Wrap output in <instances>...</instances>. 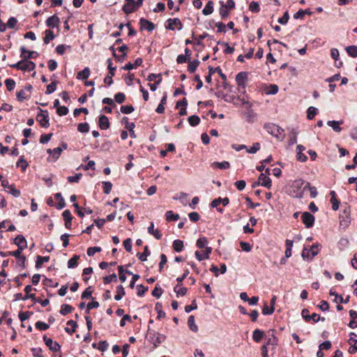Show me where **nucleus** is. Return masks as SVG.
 <instances>
[{
    "label": "nucleus",
    "mask_w": 357,
    "mask_h": 357,
    "mask_svg": "<svg viewBox=\"0 0 357 357\" xmlns=\"http://www.w3.org/2000/svg\"><path fill=\"white\" fill-rule=\"evenodd\" d=\"M56 85H57L56 81L52 82L50 84H48L47 86V90L45 91V93L50 94V93L54 92L56 89Z\"/></svg>",
    "instance_id": "obj_54"
},
{
    "label": "nucleus",
    "mask_w": 357,
    "mask_h": 357,
    "mask_svg": "<svg viewBox=\"0 0 357 357\" xmlns=\"http://www.w3.org/2000/svg\"><path fill=\"white\" fill-rule=\"evenodd\" d=\"M302 222L306 228H311L314 224V216L309 212H303L301 215Z\"/></svg>",
    "instance_id": "obj_7"
},
{
    "label": "nucleus",
    "mask_w": 357,
    "mask_h": 357,
    "mask_svg": "<svg viewBox=\"0 0 357 357\" xmlns=\"http://www.w3.org/2000/svg\"><path fill=\"white\" fill-rule=\"evenodd\" d=\"M62 216L65 220V227L67 229H70L71 227V221L73 220V216L69 210H66L63 212Z\"/></svg>",
    "instance_id": "obj_17"
},
{
    "label": "nucleus",
    "mask_w": 357,
    "mask_h": 357,
    "mask_svg": "<svg viewBox=\"0 0 357 357\" xmlns=\"http://www.w3.org/2000/svg\"><path fill=\"white\" fill-rule=\"evenodd\" d=\"M135 4L128 3L123 5L122 10L126 14H130L135 10Z\"/></svg>",
    "instance_id": "obj_36"
},
{
    "label": "nucleus",
    "mask_w": 357,
    "mask_h": 357,
    "mask_svg": "<svg viewBox=\"0 0 357 357\" xmlns=\"http://www.w3.org/2000/svg\"><path fill=\"white\" fill-rule=\"evenodd\" d=\"M229 14V11L227 8V6H225V3L222 2V5L220 8V15L222 19L226 18Z\"/></svg>",
    "instance_id": "obj_52"
},
{
    "label": "nucleus",
    "mask_w": 357,
    "mask_h": 357,
    "mask_svg": "<svg viewBox=\"0 0 357 357\" xmlns=\"http://www.w3.org/2000/svg\"><path fill=\"white\" fill-rule=\"evenodd\" d=\"M181 284H177L174 288V290L176 292L177 297H178L179 296H185L186 294V293H187V291H188L186 287H180V288H178V287Z\"/></svg>",
    "instance_id": "obj_46"
},
{
    "label": "nucleus",
    "mask_w": 357,
    "mask_h": 357,
    "mask_svg": "<svg viewBox=\"0 0 357 357\" xmlns=\"http://www.w3.org/2000/svg\"><path fill=\"white\" fill-rule=\"evenodd\" d=\"M264 335V333L262 331L259 329H255L253 331L252 338L256 342H259L263 338Z\"/></svg>",
    "instance_id": "obj_31"
},
{
    "label": "nucleus",
    "mask_w": 357,
    "mask_h": 357,
    "mask_svg": "<svg viewBox=\"0 0 357 357\" xmlns=\"http://www.w3.org/2000/svg\"><path fill=\"white\" fill-rule=\"evenodd\" d=\"M343 123L342 121H328L327 125L333 128L335 132H340L342 130V128L340 126Z\"/></svg>",
    "instance_id": "obj_23"
},
{
    "label": "nucleus",
    "mask_w": 357,
    "mask_h": 357,
    "mask_svg": "<svg viewBox=\"0 0 357 357\" xmlns=\"http://www.w3.org/2000/svg\"><path fill=\"white\" fill-rule=\"evenodd\" d=\"M213 12V2L212 1H208L205 8L202 10V13L204 15H208Z\"/></svg>",
    "instance_id": "obj_30"
},
{
    "label": "nucleus",
    "mask_w": 357,
    "mask_h": 357,
    "mask_svg": "<svg viewBox=\"0 0 357 357\" xmlns=\"http://www.w3.org/2000/svg\"><path fill=\"white\" fill-rule=\"evenodd\" d=\"M143 61H142V59L141 58H137L134 63H127L126 65H125L124 66L122 67V69L123 70H132L135 68H137V66H141L142 63Z\"/></svg>",
    "instance_id": "obj_19"
},
{
    "label": "nucleus",
    "mask_w": 357,
    "mask_h": 357,
    "mask_svg": "<svg viewBox=\"0 0 357 357\" xmlns=\"http://www.w3.org/2000/svg\"><path fill=\"white\" fill-rule=\"evenodd\" d=\"M126 96L123 93L119 92L115 94L114 100L119 104L123 103L125 101Z\"/></svg>",
    "instance_id": "obj_64"
},
{
    "label": "nucleus",
    "mask_w": 357,
    "mask_h": 357,
    "mask_svg": "<svg viewBox=\"0 0 357 357\" xmlns=\"http://www.w3.org/2000/svg\"><path fill=\"white\" fill-rule=\"evenodd\" d=\"M346 51L350 56H351L353 58L357 57V46H356V45L348 46L346 47Z\"/></svg>",
    "instance_id": "obj_38"
},
{
    "label": "nucleus",
    "mask_w": 357,
    "mask_h": 357,
    "mask_svg": "<svg viewBox=\"0 0 357 357\" xmlns=\"http://www.w3.org/2000/svg\"><path fill=\"white\" fill-rule=\"evenodd\" d=\"M229 203V199L227 197L221 198L218 197L213 200L211 203V206L212 208H217L218 205L222 204L224 206L228 205Z\"/></svg>",
    "instance_id": "obj_16"
},
{
    "label": "nucleus",
    "mask_w": 357,
    "mask_h": 357,
    "mask_svg": "<svg viewBox=\"0 0 357 357\" xmlns=\"http://www.w3.org/2000/svg\"><path fill=\"white\" fill-rule=\"evenodd\" d=\"M90 75V69L85 67L82 70L77 73V78L78 79H86Z\"/></svg>",
    "instance_id": "obj_26"
},
{
    "label": "nucleus",
    "mask_w": 357,
    "mask_h": 357,
    "mask_svg": "<svg viewBox=\"0 0 357 357\" xmlns=\"http://www.w3.org/2000/svg\"><path fill=\"white\" fill-rule=\"evenodd\" d=\"M73 310L74 308L71 305L68 304H63L61 307L60 313L62 315H66L68 313H70Z\"/></svg>",
    "instance_id": "obj_40"
},
{
    "label": "nucleus",
    "mask_w": 357,
    "mask_h": 357,
    "mask_svg": "<svg viewBox=\"0 0 357 357\" xmlns=\"http://www.w3.org/2000/svg\"><path fill=\"white\" fill-rule=\"evenodd\" d=\"M28 162L24 160V156H21L19 160L16 163V166L17 167H21L23 171H24L28 167Z\"/></svg>",
    "instance_id": "obj_51"
},
{
    "label": "nucleus",
    "mask_w": 357,
    "mask_h": 357,
    "mask_svg": "<svg viewBox=\"0 0 357 357\" xmlns=\"http://www.w3.org/2000/svg\"><path fill=\"white\" fill-rule=\"evenodd\" d=\"M59 23V18L56 15H54L50 17H48L46 20V25L49 27H54L57 26Z\"/></svg>",
    "instance_id": "obj_21"
},
{
    "label": "nucleus",
    "mask_w": 357,
    "mask_h": 357,
    "mask_svg": "<svg viewBox=\"0 0 357 357\" xmlns=\"http://www.w3.org/2000/svg\"><path fill=\"white\" fill-rule=\"evenodd\" d=\"M155 310L158 312V319L164 318L165 317V312L162 310V304L157 303L155 305Z\"/></svg>",
    "instance_id": "obj_53"
},
{
    "label": "nucleus",
    "mask_w": 357,
    "mask_h": 357,
    "mask_svg": "<svg viewBox=\"0 0 357 357\" xmlns=\"http://www.w3.org/2000/svg\"><path fill=\"white\" fill-rule=\"evenodd\" d=\"M344 216L343 215H341L340 216V226H342L343 227H348V225L350 222L349 215L345 210L344 211Z\"/></svg>",
    "instance_id": "obj_25"
},
{
    "label": "nucleus",
    "mask_w": 357,
    "mask_h": 357,
    "mask_svg": "<svg viewBox=\"0 0 357 357\" xmlns=\"http://www.w3.org/2000/svg\"><path fill=\"white\" fill-rule=\"evenodd\" d=\"M9 66L13 68H16L22 71H32L36 68V64L33 61H26L24 59Z\"/></svg>",
    "instance_id": "obj_1"
},
{
    "label": "nucleus",
    "mask_w": 357,
    "mask_h": 357,
    "mask_svg": "<svg viewBox=\"0 0 357 357\" xmlns=\"http://www.w3.org/2000/svg\"><path fill=\"white\" fill-rule=\"evenodd\" d=\"M20 56L23 59L27 61L28 59H34L38 56V53L35 51H28L24 47H20Z\"/></svg>",
    "instance_id": "obj_11"
},
{
    "label": "nucleus",
    "mask_w": 357,
    "mask_h": 357,
    "mask_svg": "<svg viewBox=\"0 0 357 357\" xmlns=\"http://www.w3.org/2000/svg\"><path fill=\"white\" fill-rule=\"evenodd\" d=\"M318 109L314 107H310L307 110V117L308 119L312 120L314 118L315 115L317 114Z\"/></svg>",
    "instance_id": "obj_43"
},
{
    "label": "nucleus",
    "mask_w": 357,
    "mask_h": 357,
    "mask_svg": "<svg viewBox=\"0 0 357 357\" xmlns=\"http://www.w3.org/2000/svg\"><path fill=\"white\" fill-rule=\"evenodd\" d=\"M188 324L191 331H192L193 332H197L198 327L195 324V317L193 315H190L189 317L188 321Z\"/></svg>",
    "instance_id": "obj_35"
},
{
    "label": "nucleus",
    "mask_w": 357,
    "mask_h": 357,
    "mask_svg": "<svg viewBox=\"0 0 357 357\" xmlns=\"http://www.w3.org/2000/svg\"><path fill=\"white\" fill-rule=\"evenodd\" d=\"M49 260H50L49 256H45V257L38 256L36 261V268L37 269L40 268L43 266V264L44 262H47Z\"/></svg>",
    "instance_id": "obj_33"
},
{
    "label": "nucleus",
    "mask_w": 357,
    "mask_h": 357,
    "mask_svg": "<svg viewBox=\"0 0 357 357\" xmlns=\"http://www.w3.org/2000/svg\"><path fill=\"white\" fill-rule=\"evenodd\" d=\"M148 339L153 344L154 348H156L165 340L166 336L159 333L149 332Z\"/></svg>",
    "instance_id": "obj_4"
},
{
    "label": "nucleus",
    "mask_w": 357,
    "mask_h": 357,
    "mask_svg": "<svg viewBox=\"0 0 357 357\" xmlns=\"http://www.w3.org/2000/svg\"><path fill=\"white\" fill-rule=\"evenodd\" d=\"M148 233L151 235L154 236V237L156 239H160L162 238V234L160 231L158 229H154V224L153 222L150 223V225L149 226L148 229Z\"/></svg>",
    "instance_id": "obj_18"
},
{
    "label": "nucleus",
    "mask_w": 357,
    "mask_h": 357,
    "mask_svg": "<svg viewBox=\"0 0 357 357\" xmlns=\"http://www.w3.org/2000/svg\"><path fill=\"white\" fill-rule=\"evenodd\" d=\"M208 244V240L206 238V237H200L199 238H198V240L197 241V243H196V245L197 246V248H199V249H202V248H205L206 247H207Z\"/></svg>",
    "instance_id": "obj_44"
},
{
    "label": "nucleus",
    "mask_w": 357,
    "mask_h": 357,
    "mask_svg": "<svg viewBox=\"0 0 357 357\" xmlns=\"http://www.w3.org/2000/svg\"><path fill=\"white\" fill-rule=\"evenodd\" d=\"M139 24L142 30L146 29L150 32H151L155 27V24L152 22L144 18H141L139 20Z\"/></svg>",
    "instance_id": "obj_12"
},
{
    "label": "nucleus",
    "mask_w": 357,
    "mask_h": 357,
    "mask_svg": "<svg viewBox=\"0 0 357 357\" xmlns=\"http://www.w3.org/2000/svg\"><path fill=\"white\" fill-rule=\"evenodd\" d=\"M15 244L20 250H24L27 247V243L24 236L20 234L14 240Z\"/></svg>",
    "instance_id": "obj_14"
},
{
    "label": "nucleus",
    "mask_w": 357,
    "mask_h": 357,
    "mask_svg": "<svg viewBox=\"0 0 357 357\" xmlns=\"http://www.w3.org/2000/svg\"><path fill=\"white\" fill-rule=\"evenodd\" d=\"M16 96H17V100L20 102L28 98V97H29V96L26 94V92L24 89H22V90L17 91Z\"/></svg>",
    "instance_id": "obj_58"
},
{
    "label": "nucleus",
    "mask_w": 357,
    "mask_h": 357,
    "mask_svg": "<svg viewBox=\"0 0 357 357\" xmlns=\"http://www.w3.org/2000/svg\"><path fill=\"white\" fill-rule=\"evenodd\" d=\"M67 325L71 326L72 328L68 327L65 328V331L68 334H73L75 331V328L77 327V322L73 320H69L67 321Z\"/></svg>",
    "instance_id": "obj_34"
},
{
    "label": "nucleus",
    "mask_w": 357,
    "mask_h": 357,
    "mask_svg": "<svg viewBox=\"0 0 357 357\" xmlns=\"http://www.w3.org/2000/svg\"><path fill=\"white\" fill-rule=\"evenodd\" d=\"M166 220L167 221L177 220L179 219L178 214H174L172 211H168L165 213Z\"/></svg>",
    "instance_id": "obj_45"
},
{
    "label": "nucleus",
    "mask_w": 357,
    "mask_h": 357,
    "mask_svg": "<svg viewBox=\"0 0 357 357\" xmlns=\"http://www.w3.org/2000/svg\"><path fill=\"white\" fill-rule=\"evenodd\" d=\"M248 75L247 72H240L236 75V82L239 91L241 89L245 91L246 87L245 83L248 80Z\"/></svg>",
    "instance_id": "obj_6"
},
{
    "label": "nucleus",
    "mask_w": 357,
    "mask_h": 357,
    "mask_svg": "<svg viewBox=\"0 0 357 357\" xmlns=\"http://www.w3.org/2000/svg\"><path fill=\"white\" fill-rule=\"evenodd\" d=\"M22 250H20V248H17V250L15 251H10V256H13L15 258L22 259V268L24 269L25 268L26 257L21 255Z\"/></svg>",
    "instance_id": "obj_20"
},
{
    "label": "nucleus",
    "mask_w": 357,
    "mask_h": 357,
    "mask_svg": "<svg viewBox=\"0 0 357 357\" xmlns=\"http://www.w3.org/2000/svg\"><path fill=\"white\" fill-rule=\"evenodd\" d=\"M167 25L166 26V29L169 30H174L175 28L174 25H176L178 30H181L183 29V24L181 21L178 18L169 19L167 20Z\"/></svg>",
    "instance_id": "obj_10"
},
{
    "label": "nucleus",
    "mask_w": 357,
    "mask_h": 357,
    "mask_svg": "<svg viewBox=\"0 0 357 357\" xmlns=\"http://www.w3.org/2000/svg\"><path fill=\"white\" fill-rule=\"evenodd\" d=\"M47 152L50 155H52V157L54 158V160H56L59 158L62 152V149L61 147H56L54 149H48Z\"/></svg>",
    "instance_id": "obj_29"
},
{
    "label": "nucleus",
    "mask_w": 357,
    "mask_h": 357,
    "mask_svg": "<svg viewBox=\"0 0 357 357\" xmlns=\"http://www.w3.org/2000/svg\"><path fill=\"white\" fill-rule=\"evenodd\" d=\"M188 63V70L190 73H194L199 64V61L198 60H194L192 61L189 60V61Z\"/></svg>",
    "instance_id": "obj_37"
},
{
    "label": "nucleus",
    "mask_w": 357,
    "mask_h": 357,
    "mask_svg": "<svg viewBox=\"0 0 357 357\" xmlns=\"http://www.w3.org/2000/svg\"><path fill=\"white\" fill-rule=\"evenodd\" d=\"M116 293L117 294L115 295L114 299L116 301H120L122 298L123 296H124L126 294L124 288L122 285H119L116 287Z\"/></svg>",
    "instance_id": "obj_39"
},
{
    "label": "nucleus",
    "mask_w": 357,
    "mask_h": 357,
    "mask_svg": "<svg viewBox=\"0 0 357 357\" xmlns=\"http://www.w3.org/2000/svg\"><path fill=\"white\" fill-rule=\"evenodd\" d=\"M55 38V35L53 31L47 29L45 31V36L43 38V41L45 44H48L50 40H52Z\"/></svg>",
    "instance_id": "obj_41"
},
{
    "label": "nucleus",
    "mask_w": 357,
    "mask_h": 357,
    "mask_svg": "<svg viewBox=\"0 0 357 357\" xmlns=\"http://www.w3.org/2000/svg\"><path fill=\"white\" fill-rule=\"evenodd\" d=\"M264 128L269 134L278 139H282L284 136V130L274 123L265 124Z\"/></svg>",
    "instance_id": "obj_2"
},
{
    "label": "nucleus",
    "mask_w": 357,
    "mask_h": 357,
    "mask_svg": "<svg viewBox=\"0 0 357 357\" xmlns=\"http://www.w3.org/2000/svg\"><path fill=\"white\" fill-rule=\"evenodd\" d=\"M43 338L47 347L52 351L56 352L61 349L60 344L56 342H54L52 338L48 337L46 335H43Z\"/></svg>",
    "instance_id": "obj_8"
},
{
    "label": "nucleus",
    "mask_w": 357,
    "mask_h": 357,
    "mask_svg": "<svg viewBox=\"0 0 357 357\" xmlns=\"http://www.w3.org/2000/svg\"><path fill=\"white\" fill-rule=\"evenodd\" d=\"M357 335L351 332L349 333V339L348 340L351 347L349 349V352L351 354H354L357 352Z\"/></svg>",
    "instance_id": "obj_9"
},
{
    "label": "nucleus",
    "mask_w": 357,
    "mask_h": 357,
    "mask_svg": "<svg viewBox=\"0 0 357 357\" xmlns=\"http://www.w3.org/2000/svg\"><path fill=\"white\" fill-rule=\"evenodd\" d=\"M188 122L191 126H197L200 122V119L197 115H192L188 117Z\"/></svg>",
    "instance_id": "obj_47"
},
{
    "label": "nucleus",
    "mask_w": 357,
    "mask_h": 357,
    "mask_svg": "<svg viewBox=\"0 0 357 357\" xmlns=\"http://www.w3.org/2000/svg\"><path fill=\"white\" fill-rule=\"evenodd\" d=\"M39 109L41 113L36 116V121L43 128H48L50 126L49 113L47 110Z\"/></svg>",
    "instance_id": "obj_5"
},
{
    "label": "nucleus",
    "mask_w": 357,
    "mask_h": 357,
    "mask_svg": "<svg viewBox=\"0 0 357 357\" xmlns=\"http://www.w3.org/2000/svg\"><path fill=\"white\" fill-rule=\"evenodd\" d=\"M98 126L101 130H107L109 128V119L105 115H100L98 120Z\"/></svg>",
    "instance_id": "obj_15"
},
{
    "label": "nucleus",
    "mask_w": 357,
    "mask_h": 357,
    "mask_svg": "<svg viewBox=\"0 0 357 357\" xmlns=\"http://www.w3.org/2000/svg\"><path fill=\"white\" fill-rule=\"evenodd\" d=\"M35 326L36 328L40 331H46L50 328L49 324L40 321H37Z\"/></svg>",
    "instance_id": "obj_60"
},
{
    "label": "nucleus",
    "mask_w": 357,
    "mask_h": 357,
    "mask_svg": "<svg viewBox=\"0 0 357 357\" xmlns=\"http://www.w3.org/2000/svg\"><path fill=\"white\" fill-rule=\"evenodd\" d=\"M320 247V245L317 243L312 245V247L309 249V251H310L311 256L310 259H312L314 257H315L318 252H319V248Z\"/></svg>",
    "instance_id": "obj_57"
},
{
    "label": "nucleus",
    "mask_w": 357,
    "mask_h": 357,
    "mask_svg": "<svg viewBox=\"0 0 357 357\" xmlns=\"http://www.w3.org/2000/svg\"><path fill=\"white\" fill-rule=\"evenodd\" d=\"M249 10L254 13H258L260 11L259 4L257 1H252L249 5Z\"/></svg>",
    "instance_id": "obj_50"
},
{
    "label": "nucleus",
    "mask_w": 357,
    "mask_h": 357,
    "mask_svg": "<svg viewBox=\"0 0 357 357\" xmlns=\"http://www.w3.org/2000/svg\"><path fill=\"white\" fill-rule=\"evenodd\" d=\"M172 246L176 252H180L183 250L184 247L183 241L179 239H176L174 241Z\"/></svg>",
    "instance_id": "obj_32"
},
{
    "label": "nucleus",
    "mask_w": 357,
    "mask_h": 357,
    "mask_svg": "<svg viewBox=\"0 0 357 357\" xmlns=\"http://www.w3.org/2000/svg\"><path fill=\"white\" fill-rule=\"evenodd\" d=\"M31 314H33V312L30 311L20 312L18 317L20 321L23 322L28 319Z\"/></svg>",
    "instance_id": "obj_59"
},
{
    "label": "nucleus",
    "mask_w": 357,
    "mask_h": 357,
    "mask_svg": "<svg viewBox=\"0 0 357 357\" xmlns=\"http://www.w3.org/2000/svg\"><path fill=\"white\" fill-rule=\"evenodd\" d=\"M207 37L210 38L211 39L213 38V37L211 36H210L208 33H207L206 32H204L202 34L199 35L198 37L195 36L194 32L192 34V38L195 40V43L197 45H202L203 43H202V40L203 39L207 38Z\"/></svg>",
    "instance_id": "obj_22"
},
{
    "label": "nucleus",
    "mask_w": 357,
    "mask_h": 357,
    "mask_svg": "<svg viewBox=\"0 0 357 357\" xmlns=\"http://www.w3.org/2000/svg\"><path fill=\"white\" fill-rule=\"evenodd\" d=\"M258 185L269 189L271 187V179L266 174L261 173L258 178Z\"/></svg>",
    "instance_id": "obj_13"
},
{
    "label": "nucleus",
    "mask_w": 357,
    "mask_h": 357,
    "mask_svg": "<svg viewBox=\"0 0 357 357\" xmlns=\"http://www.w3.org/2000/svg\"><path fill=\"white\" fill-rule=\"evenodd\" d=\"M113 280H114L115 282L117 281L116 275L115 273H112L108 276H105L103 278V282L105 284H107Z\"/></svg>",
    "instance_id": "obj_62"
},
{
    "label": "nucleus",
    "mask_w": 357,
    "mask_h": 357,
    "mask_svg": "<svg viewBox=\"0 0 357 357\" xmlns=\"http://www.w3.org/2000/svg\"><path fill=\"white\" fill-rule=\"evenodd\" d=\"M163 291L162 289L158 286V284H156L153 290L152 291V295L154 297L160 298L161 295L162 294Z\"/></svg>",
    "instance_id": "obj_63"
},
{
    "label": "nucleus",
    "mask_w": 357,
    "mask_h": 357,
    "mask_svg": "<svg viewBox=\"0 0 357 357\" xmlns=\"http://www.w3.org/2000/svg\"><path fill=\"white\" fill-rule=\"evenodd\" d=\"M134 107L132 105H123L121 107V112L123 113V114H130L132 113L133 111H134Z\"/></svg>",
    "instance_id": "obj_61"
},
{
    "label": "nucleus",
    "mask_w": 357,
    "mask_h": 357,
    "mask_svg": "<svg viewBox=\"0 0 357 357\" xmlns=\"http://www.w3.org/2000/svg\"><path fill=\"white\" fill-rule=\"evenodd\" d=\"M54 197L59 201L56 206V208L60 210L64 208L66 206V202L64 199L62 197L61 194L60 192H57L54 195Z\"/></svg>",
    "instance_id": "obj_27"
},
{
    "label": "nucleus",
    "mask_w": 357,
    "mask_h": 357,
    "mask_svg": "<svg viewBox=\"0 0 357 357\" xmlns=\"http://www.w3.org/2000/svg\"><path fill=\"white\" fill-rule=\"evenodd\" d=\"M307 187H310V183L302 179L295 180L292 183V188L296 190V197L298 198L303 197V192Z\"/></svg>",
    "instance_id": "obj_3"
},
{
    "label": "nucleus",
    "mask_w": 357,
    "mask_h": 357,
    "mask_svg": "<svg viewBox=\"0 0 357 357\" xmlns=\"http://www.w3.org/2000/svg\"><path fill=\"white\" fill-rule=\"evenodd\" d=\"M151 255V252L149 251V247L147 245H146L144 247V250L143 252H138L137 254V257L142 261H146V258L148 256H149Z\"/></svg>",
    "instance_id": "obj_28"
},
{
    "label": "nucleus",
    "mask_w": 357,
    "mask_h": 357,
    "mask_svg": "<svg viewBox=\"0 0 357 357\" xmlns=\"http://www.w3.org/2000/svg\"><path fill=\"white\" fill-rule=\"evenodd\" d=\"M112 188V183L109 181L102 182V188L104 193L108 195L110 193Z\"/></svg>",
    "instance_id": "obj_56"
},
{
    "label": "nucleus",
    "mask_w": 357,
    "mask_h": 357,
    "mask_svg": "<svg viewBox=\"0 0 357 357\" xmlns=\"http://www.w3.org/2000/svg\"><path fill=\"white\" fill-rule=\"evenodd\" d=\"M5 84L7 88V90L11 91L14 89L15 86V82L14 79L8 78L5 80Z\"/></svg>",
    "instance_id": "obj_55"
},
{
    "label": "nucleus",
    "mask_w": 357,
    "mask_h": 357,
    "mask_svg": "<svg viewBox=\"0 0 357 357\" xmlns=\"http://www.w3.org/2000/svg\"><path fill=\"white\" fill-rule=\"evenodd\" d=\"M79 257L78 255H74L72 258H70L68 261V267L69 268H74L77 266V261Z\"/></svg>",
    "instance_id": "obj_42"
},
{
    "label": "nucleus",
    "mask_w": 357,
    "mask_h": 357,
    "mask_svg": "<svg viewBox=\"0 0 357 357\" xmlns=\"http://www.w3.org/2000/svg\"><path fill=\"white\" fill-rule=\"evenodd\" d=\"M77 130L82 133H87L89 131V125L87 123H81L77 126Z\"/></svg>",
    "instance_id": "obj_49"
},
{
    "label": "nucleus",
    "mask_w": 357,
    "mask_h": 357,
    "mask_svg": "<svg viewBox=\"0 0 357 357\" xmlns=\"http://www.w3.org/2000/svg\"><path fill=\"white\" fill-rule=\"evenodd\" d=\"M274 307L271 306L268 307L267 303H264L263 309H262V314L264 315H271L274 312Z\"/></svg>",
    "instance_id": "obj_48"
},
{
    "label": "nucleus",
    "mask_w": 357,
    "mask_h": 357,
    "mask_svg": "<svg viewBox=\"0 0 357 357\" xmlns=\"http://www.w3.org/2000/svg\"><path fill=\"white\" fill-rule=\"evenodd\" d=\"M230 167L229 162L227 161H223L221 162H214L211 164V167L213 169L219 168L221 169H229Z\"/></svg>",
    "instance_id": "obj_24"
}]
</instances>
